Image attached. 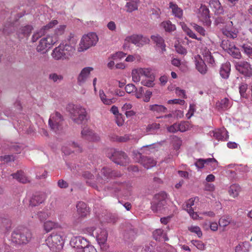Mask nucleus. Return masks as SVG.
I'll list each match as a JSON object with an SVG mask.
<instances>
[{
	"mask_svg": "<svg viewBox=\"0 0 252 252\" xmlns=\"http://www.w3.org/2000/svg\"><path fill=\"white\" fill-rule=\"evenodd\" d=\"M56 36L48 35L42 38L36 47V51L41 54L46 53L49 49L57 42Z\"/></svg>",
	"mask_w": 252,
	"mask_h": 252,
	"instance_id": "nucleus-10",
	"label": "nucleus"
},
{
	"mask_svg": "<svg viewBox=\"0 0 252 252\" xmlns=\"http://www.w3.org/2000/svg\"><path fill=\"white\" fill-rule=\"evenodd\" d=\"M68 109L72 120L78 124H81L86 120L87 112L86 109L80 105H69Z\"/></svg>",
	"mask_w": 252,
	"mask_h": 252,
	"instance_id": "nucleus-6",
	"label": "nucleus"
},
{
	"mask_svg": "<svg viewBox=\"0 0 252 252\" xmlns=\"http://www.w3.org/2000/svg\"><path fill=\"white\" fill-rule=\"evenodd\" d=\"M49 78L54 82H59L63 79V77L62 75L54 73L50 74Z\"/></svg>",
	"mask_w": 252,
	"mask_h": 252,
	"instance_id": "nucleus-51",
	"label": "nucleus"
},
{
	"mask_svg": "<svg viewBox=\"0 0 252 252\" xmlns=\"http://www.w3.org/2000/svg\"><path fill=\"white\" fill-rule=\"evenodd\" d=\"M106 154L108 158L117 164L126 166L129 163V159L126 154L122 151L108 149Z\"/></svg>",
	"mask_w": 252,
	"mask_h": 252,
	"instance_id": "nucleus-8",
	"label": "nucleus"
},
{
	"mask_svg": "<svg viewBox=\"0 0 252 252\" xmlns=\"http://www.w3.org/2000/svg\"><path fill=\"white\" fill-rule=\"evenodd\" d=\"M235 66L236 70L245 76H252V67L251 64L245 61L236 62Z\"/></svg>",
	"mask_w": 252,
	"mask_h": 252,
	"instance_id": "nucleus-14",
	"label": "nucleus"
},
{
	"mask_svg": "<svg viewBox=\"0 0 252 252\" xmlns=\"http://www.w3.org/2000/svg\"><path fill=\"white\" fill-rule=\"evenodd\" d=\"M196 68L197 70L202 74H205L207 72V67L204 62L200 59L198 61H196Z\"/></svg>",
	"mask_w": 252,
	"mask_h": 252,
	"instance_id": "nucleus-35",
	"label": "nucleus"
},
{
	"mask_svg": "<svg viewBox=\"0 0 252 252\" xmlns=\"http://www.w3.org/2000/svg\"><path fill=\"white\" fill-rule=\"evenodd\" d=\"M89 241L81 236L73 237L70 241L71 247L81 250L83 248L88 246Z\"/></svg>",
	"mask_w": 252,
	"mask_h": 252,
	"instance_id": "nucleus-18",
	"label": "nucleus"
},
{
	"mask_svg": "<svg viewBox=\"0 0 252 252\" xmlns=\"http://www.w3.org/2000/svg\"><path fill=\"white\" fill-rule=\"evenodd\" d=\"M33 28L32 26L27 25L21 27L18 32V34L20 38H23L24 37H28L30 35L32 32Z\"/></svg>",
	"mask_w": 252,
	"mask_h": 252,
	"instance_id": "nucleus-26",
	"label": "nucleus"
},
{
	"mask_svg": "<svg viewBox=\"0 0 252 252\" xmlns=\"http://www.w3.org/2000/svg\"><path fill=\"white\" fill-rule=\"evenodd\" d=\"M242 48L244 52L250 58L252 59V47L248 45L244 44Z\"/></svg>",
	"mask_w": 252,
	"mask_h": 252,
	"instance_id": "nucleus-52",
	"label": "nucleus"
},
{
	"mask_svg": "<svg viewBox=\"0 0 252 252\" xmlns=\"http://www.w3.org/2000/svg\"><path fill=\"white\" fill-rule=\"evenodd\" d=\"M191 243L200 250H204L205 249V245L201 241L199 240H192Z\"/></svg>",
	"mask_w": 252,
	"mask_h": 252,
	"instance_id": "nucleus-54",
	"label": "nucleus"
},
{
	"mask_svg": "<svg viewBox=\"0 0 252 252\" xmlns=\"http://www.w3.org/2000/svg\"><path fill=\"white\" fill-rule=\"evenodd\" d=\"M219 225L221 227H225L230 222V219L228 216L222 217L219 220Z\"/></svg>",
	"mask_w": 252,
	"mask_h": 252,
	"instance_id": "nucleus-46",
	"label": "nucleus"
},
{
	"mask_svg": "<svg viewBox=\"0 0 252 252\" xmlns=\"http://www.w3.org/2000/svg\"><path fill=\"white\" fill-rule=\"evenodd\" d=\"M2 226L5 228L4 231L8 232L11 228V221L9 220L4 219L2 221Z\"/></svg>",
	"mask_w": 252,
	"mask_h": 252,
	"instance_id": "nucleus-57",
	"label": "nucleus"
},
{
	"mask_svg": "<svg viewBox=\"0 0 252 252\" xmlns=\"http://www.w3.org/2000/svg\"><path fill=\"white\" fill-rule=\"evenodd\" d=\"M154 243L149 244L146 245L141 250V252H166V250L168 248H172L171 247L165 245L163 247L162 246L157 247L156 249L155 248Z\"/></svg>",
	"mask_w": 252,
	"mask_h": 252,
	"instance_id": "nucleus-22",
	"label": "nucleus"
},
{
	"mask_svg": "<svg viewBox=\"0 0 252 252\" xmlns=\"http://www.w3.org/2000/svg\"><path fill=\"white\" fill-rule=\"evenodd\" d=\"M82 137L91 142H98L100 140L99 135L88 127H84L81 131Z\"/></svg>",
	"mask_w": 252,
	"mask_h": 252,
	"instance_id": "nucleus-16",
	"label": "nucleus"
},
{
	"mask_svg": "<svg viewBox=\"0 0 252 252\" xmlns=\"http://www.w3.org/2000/svg\"><path fill=\"white\" fill-rule=\"evenodd\" d=\"M248 246H249V244L247 242L239 244L236 247L235 252H246L247 251L246 247Z\"/></svg>",
	"mask_w": 252,
	"mask_h": 252,
	"instance_id": "nucleus-50",
	"label": "nucleus"
},
{
	"mask_svg": "<svg viewBox=\"0 0 252 252\" xmlns=\"http://www.w3.org/2000/svg\"><path fill=\"white\" fill-rule=\"evenodd\" d=\"M169 7L172 10L173 14L176 17L181 18L183 16V10L178 5L173 3L170 2L169 3Z\"/></svg>",
	"mask_w": 252,
	"mask_h": 252,
	"instance_id": "nucleus-31",
	"label": "nucleus"
},
{
	"mask_svg": "<svg viewBox=\"0 0 252 252\" xmlns=\"http://www.w3.org/2000/svg\"><path fill=\"white\" fill-rule=\"evenodd\" d=\"M239 93L240 95L243 97H247V94L246 93L247 90L248 89V86L246 84L242 83L239 86Z\"/></svg>",
	"mask_w": 252,
	"mask_h": 252,
	"instance_id": "nucleus-49",
	"label": "nucleus"
},
{
	"mask_svg": "<svg viewBox=\"0 0 252 252\" xmlns=\"http://www.w3.org/2000/svg\"><path fill=\"white\" fill-rule=\"evenodd\" d=\"M167 197V194L165 192L162 191L155 195L154 201L166 203Z\"/></svg>",
	"mask_w": 252,
	"mask_h": 252,
	"instance_id": "nucleus-41",
	"label": "nucleus"
},
{
	"mask_svg": "<svg viewBox=\"0 0 252 252\" xmlns=\"http://www.w3.org/2000/svg\"><path fill=\"white\" fill-rule=\"evenodd\" d=\"M193 27L201 35H205L206 32L203 27H202L196 24H193Z\"/></svg>",
	"mask_w": 252,
	"mask_h": 252,
	"instance_id": "nucleus-60",
	"label": "nucleus"
},
{
	"mask_svg": "<svg viewBox=\"0 0 252 252\" xmlns=\"http://www.w3.org/2000/svg\"><path fill=\"white\" fill-rule=\"evenodd\" d=\"M11 176L14 179H16L18 182L22 183H27L30 182L29 178L21 170L18 171L16 173L12 174Z\"/></svg>",
	"mask_w": 252,
	"mask_h": 252,
	"instance_id": "nucleus-27",
	"label": "nucleus"
},
{
	"mask_svg": "<svg viewBox=\"0 0 252 252\" xmlns=\"http://www.w3.org/2000/svg\"><path fill=\"white\" fill-rule=\"evenodd\" d=\"M151 39L158 47L161 48L162 52L165 51V44L162 37L158 35H152Z\"/></svg>",
	"mask_w": 252,
	"mask_h": 252,
	"instance_id": "nucleus-29",
	"label": "nucleus"
},
{
	"mask_svg": "<svg viewBox=\"0 0 252 252\" xmlns=\"http://www.w3.org/2000/svg\"><path fill=\"white\" fill-rule=\"evenodd\" d=\"M63 118L60 113L55 112L52 114L49 119V126L51 129L57 132L59 130L62 125Z\"/></svg>",
	"mask_w": 252,
	"mask_h": 252,
	"instance_id": "nucleus-12",
	"label": "nucleus"
},
{
	"mask_svg": "<svg viewBox=\"0 0 252 252\" xmlns=\"http://www.w3.org/2000/svg\"><path fill=\"white\" fill-rule=\"evenodd\" d=\"M44 32L43 31L42 29H41L40 31L34 33L32 36V42H36L39 38H40L43 34H44Z\"/></svg>",
	"mask_w": 252,
	"mask_h": 252,
	"instance_id": "nucleus-55",
	"label": "nucleus"
},
{
	"mask_svg": "<svg viewBox=\"0 0 252 252\" xmlns=\"http://www.w3.org/2000/svg\"><path fill=\"white\" fill-rule=\"evenodd\" d=\"M188 230L191 232L196 234L198 237L199 238L201 237L202 235L201 229L198 226L191 225L188 227Z\"/></svg>",
	"mask_w": 252,
	"mask_h": 252,
	"instance_id": "nucleus-47",
	"label": "nucleus"
},
{
	"mask_svg": "<svg viewBox=\"0 0 252 252\" xmlns=\"http://www.w3.org/2000/svg\"><path fill=\"white\" fill-rule=\"evenodd\" d=\"M23 149V146L20 143H15L11 147V150L15 153H20Z\"/></svg>",
	"mask_w": 252,
	"mask_h": 252,
	"instance_id": "nucleus-48",
	"label": "nucleus"
},
{
	"mask_svg": "<svg viewBox=\"0 0 252 252\" xmlns=\"http://www.w3.org/2000/svg\"><path fill=\"white\" fill-rule=\"evenodd\" d=\"M153 237L157 241H167L168 238L166 234L161 229H157L153 232Z\"/></svg>",
	"mask_w": 252,
	"mask_h": 252,
	"instance_id": "nucleus-28",
	"label": "nucleus"
},
{
	"mask_svg": "<svg viewBox=\"0 0 252 252\" xmlns=\"http://www.w3.org/2000/svg\"><path fill=\"white\" fill-rule=\"evenodd\" d=\"M126 7H127V11L131 12L133 11L136 10L138 8L137 3L136 1H131L127 2Z\"/></svg>",
	"mask_w": 252,
	"mask_h": 252,
	"instance_id": "nucleus-44",
	"label": "nucleus"
},
{
	"mask_svg": "<svg viewBox=\"0 0 252 252\" xmlns=\"http://www.w3.org/2000/svg\"><path fill=\"white\" fill-rule=\"evenodd\" d=\"M211 133L218 140L226 141L228 139V132L224 128L216 129Z\"/></svg>",
	"mask_w": 252,
	"mask_h": 252,
	"instance_id": "nucleus-23",
	"label": "nucleus"
},
{
	"mask_svg": "<svg viewBox=\"0 0 252 252\" xmlns=\"http://www.w3.org/2000/svg\"><path fill=\"white\" fill-rule=\"evenodd\" d=\"M75 52L74 45L68 44H60L52 51L51 56L57 61L68 59L72 56Z\"/></svg>",
	"mask_w": 252,
	"mask_h": 252,
	"instance_id": "nucleus-3",
	"label": "nucleus"
},
{
	"mask_svg": "<svg viewBox=\"0 0 252 252\" xmlns=\"http://www.w3.org/2000/svg\"><path fill=\"white\" fill-rule=\"evenodd\" d=\"M125 90L126 93L130 94L132 92H136L137 89L135 85L132 84H128L125 87Z\"/></svg>",
	"mask_w": 252,
	"mask_h": 252,
	"instance_id": "nucleus-59",
	"label": "nucleus"
},
{
	"mask_svg": "<svg viewBox=\"0 0 252 252\" xmlns=\"http://www.w3.org/2000/svg\"><path fill=\"white\" fill-rule=\"evenodd\" d=\"M180 25H181L184 31L186 32L190 37L197 39L198 40H201L200 38L197 37L195 34L190 29H189L184 23L181 22L180 23Z\"/></svg>",
	"mask_w": 252,
	"mask_h": 252,
	"instance_id": "nucleus-39",
	"label": "nucleus"
},
{
	"mask_svg": "<svg viewBox=\"0 0 252 252\" xmlns=\"http://www.w3.org/2000/svg\"><path fill=\"white\" fill-rule=\"evenodd\" d=\"M15 159V157L13 155H5L0 157V159L4 161V162H8L11 161H13Z\"/></svg>",
	"mask_w": 252,
	"mask_h": 252,
	"instance_id": "nucleus-64",
	"label": "nucleus"
},
{
	"mask_svg": "<svg viewBox=\"0 0 252 252\" xmlns=\"http://www.w3.org/2000/svg\"><path fill=\"white\" fill-rule=\"evenodd\" d=\"M98 38L94 32H90L83 36L79 44L78 51L79 52L87 50L96 45Z\"/></svg>",
	"mask_w": 252,
	"mask_h": 252,
	"instance_id": "nucleus-9",
	"label": "nucleus"
},
{
	"mask_svg": "<svg viewBox=\"0 0 252 252\" xmlns=\"http://www.w3.org/2000/svg\"><path fill=\"white\" fill-rule=\"evenodd\" d=\"M161 26L167 32H170L175 30V26L172 24L171 22L169 21L162 22Z\"/></svg>",
	"mask_w": 252,
	"mask_h": 252,
	"instance_id": "nucleus-43",
	"label": "nucleus"
},
{
	"mask_svg": "<svg viewBox=\"0 0 252 252\" xmlns=\"http://www.w3.org/2000/svg\"><path fill=\"white\" fill-rule=\"evenodd\" d=\"M219 106L223 110H226L231 106V102L227 98H224L219 102Z\"/></svg>",
	"mask_w": 252,
	"mask_h": 252,
	"instance_id": "nucleus-42",
	"label": "nucleus"
},
{
	"mask_svg": "<svg viewBox=\"0 0 252 252\" xmlns=\"http://www.w3.org/2000/svg\"><path fill=\"white\" fill-rule=\"evenodd\" d=\"M107 190L113 191L118 194H121L124 197H128L131 194L132 186L130 183H122L121 182L115 181L111 186L107 187Z\"/></svg>",
	"mask_w": 252,
	"mask_h": 252,
	"instance_id": "nucleus-7",
	"label": "nucleus"
},
{
	"mask_svg": "<svg viewBox=\"0 0 252 252\" xmlns=\"http://www.w3.org/2000/svg\"><path fill=\"white\" fill-rule=\"evenodd\" d=\"M166 205V203L154 201L152 204L151 209L155 212H160Z\"/></svg>",
	"mask_w": 252,
	"mask_h": 252,
	"instance_id": "nucleus-40",
	"label": "nucleus"
},
{
	"mask_svg": "<svg viewBox=\"0 0 252 252\" xmlns=\"http://www.w3.org/2000/svg\"><path fill=\"white\" fill-rule=\"evenodd\" d=\"M136 39L135 45L138 47H142L150 42V39L148 37L144 36L141 34H136Z\"/></svg>",
	"mask_w": 252,
	"mask_h": 252,
	"instance_id": "nucleus-33",
	"label": "nucleus"
},
{
	"mask_svg": "<svg viewBox=\"0 0 252 252\" xmlns=\"http://www.w3.org/2000/svg\"><path fill=\"white\" fill-rule=\"evenodd\" d=\"M126 56V54L123 52H118L112 55V58L113 60H121Z\"/></svg>",
	"mask_w": 252,
	"mask_h": 252,
	"instance_id": "nucleus-56",
	"label": "nucleus"
},
{
	"mask_svg": "<svg viewBox=\"0 0 252 252\" xmlns=\"http://www.w3.org/2000/svg\"><path fill=\"white\" fill-rule=\"evenodd\" d=\"M179 131L185 132L187 131L189 127L188 123L185 122H181L177 123Z\"/></svg>",
	"mask_w": 252,
	"mask_h": 252,
	"instance_id": "nucleus-53",
	"label": "nucleus"
},
{
	"mask_svg": "<svg viewBox=\"0 0 252 252\" xmlns=\"http://www.w3.org/2000/svg\"><path fill=\"white\" fill-rule=\"evenodd\" d=\"M32 233L30 230L24 227H18L11 234V240L16 244H26L30 241Z\"/></svg>",
	"mask_w": 252,
	"mask_h": 252,
	"instance_id": "nucleus-4",
	"label": "nucleus"
},
{
	"mask_svg": "<svg viewBox=\"0 0 252 252\" xmlns=\"http://www.w3.org/2000/svg\"><path fill=\"white\" fill-rule=\"evenodd\" d=\"M233 22L229 21L226 27L222 29L223 34L231 38H235L237 36L238 30L233 27Z\"/></svg>",
	"mask_w": 252,
	"mask_h": 252,
	"instance_id": "nucleus-19",
	"label": "nucleus"
},
{
	"mask_svg": "<svg viewBox=\"0 0 252 252\" xmlns=\"http://www.w3.org/2000/svg\"><path fill=\"white\" fill-rule=\"evenodd\" d=\"M160 128L159 124L158 123H153L152 124H150L148 126L147 129L151 132L153 130L158 129Z\"/></svg>",
	"mask_w": 252,
	"mask_h": 252,
	"instance_id": "nucleus-62",
	"label": "nucleus"
},
{
	"mask_svg": "<svg viewBox=\"0 0 252 252\" xmlns=\"http://www.w3.org/2000/svg\"><path fill=\"white\" fill-rule=\"evenodd\" d=\"M201 53L204 58V61L210 64L211 66H215L216 65L214 56L212 55L210 50L207 47H202Z\"/></svg>",
	"mask_w": 252,
	"mask_h": 252,
	"instance_id": "nucleus-20",
	"label": "nucleus"
},
{
	"mask_svg": "<svg viewBox=\"0 0 252 252\" xmlns=\"http://www.w3.org/2000/svg\"><path fill=\"white\" fill-rule=\"evenodd\" d=\"M45 195L42 194H35L33 195L30 200V205L36 206L42 203L45 200Z\"/></svg>",
	"mask_w": 252,
	"mask_h": 252,
	"instance_id": "nucleus-25",
	"label": "nucleus"
},
{
	"mask_svg": "<svg viewBox=\"0 0 252 252\" xmlns=\"http://www.w3.org/2000/svg\"><path fill=\"white\" fill-rule=\"evenodd\" d=\"M221 46L224 50L226 51L233 58L236 59L240 58L241 55L239 49L236 48L234 44L229 40H223Z\"/></svg>",
	"mask_w": 252,
	"mask_h": 252,
	"instance_id": "nucleus-13",
	"label": "nucleus"
},
{
	"mask_svg": "<svg viewBox=\"0 0 252 252\" xmlns=\"http://www.w3.org/2000/svg\"><path fill=\"white\" fill-rule=\"evenodd\" d=\"M93 69L92 67H86L81 70L77 77V83L79 86H82L86 82Z\"/></svg>",
	"mask_w": 252,
	"mask_h": 252,
	"instance_id": "nucleus-17",
	"label": "nucleus"
},
{
	"mask_svg": "<svg viewBox=\"0 0 252 252\" xmlns=\"http://www.w3.org/2000/svg\"><path fill=\"white\" fill-rule=\"evenodd\" d=\"M37 216L39 219L41 221H43L46 220L49 217V215L48 214V213L45 212V211L39 212L37 214Z\"/></svg>",
	"mask_w": 252,
	"mask_h": 252,
	"instance_id": "nucleus-61",
	"label": "nucleus"
},
{
	"mask_svg": "<svg viewBox=\"0 0 252 252\" xmlns=\"http://www.w3.org/2000/svg\"><path fill=\"white\" fill-rule=\"evenodd\" d=\"M195 199L190 198L186 202L185 205L184 206V209L188 211V209H192L191 207L194 204Z\"/></svg>",
	"mask_w": 252,
	"mask_h": 252,
	"instance_id": "nucleus-58",
	"label": "nucleus"
},
{
	"mask_svg": "<svg viewBox=\"0 0 252 252\" xmlns=\"http://www.w3.org/2000/svg\"><path fill=\"white\" fill-rule=\"evenodd\" d=\"M230 71V65L229 63L223 64L220 69V75L224 79H226L229 77Z\"/></svg>",
	"mask_w": 252,
	"mask_h": 252,
	"instance_id": "nucleus-32",
	"label": "nucleus"
},
{
	"mask_svg": "<svg viewBox=\"0 0 252 252\" xmlns=\"http://www.w3.org/2000/svg\"><path fill=\"white\" fill-rule=\"evenodd\" d=\"M136 34H133L130 36H127L125 39V43L124 45V47L126 48L127 44L129 43H131L134 45L136 44Z\"/></svg>",
	"mask_w": 252,
	"mask_h": 252,
	"instance_id": "nucleus-45",
	"label": "nucleus"
},
{
	"mask_svg": "<svg viewBox=\"0 0 252 252\" xmlns=\"http://www.w3.org/2000/svg\"><path fill=\"white\" fill-rule=\"evenodd\" d=\"M92 235L95 237L101 249L103 251H106L108 248V245L106 243L108 237L107 231L99 227L95 228L93 230Z\"/></svg>",
	"mask_w": 252,
	"mask_h": 252,
	"instance_id": "nucleus-11",
	"label": "nucleus"
},
{
	"mask_svg": "<svg viewBox=\"0 0 252 252\" xmlns=\"http://www.w3.org/2000/svg\"><path fill=\"white\" fill-rule=\"evenodd\" d=\"M131 76L132 81L139 83L148 87H153L155 85V77L150 68H137L132 70Z\"/></svg>",
	"mask_w": 252,
	"mask_h": 252,
	"instance_id": "nucleus-2",
	"label": "nucleus"
},
{
	"mask_svg": "<svg viewBox=\"0 0 252 252\" xmlns=\"http://www.w3.org/2000/svg\"><path fill=\"white\" fill-rule=\"evenodd\" d=\"M59 226V225L58 223L51 220L45 221L43 225L44 229L46 232H48L53 229L58 228Z\"/></svg>",
	"mask_w": 252,
	"mask_h": 252,
	"instance_id": "nucleus-38",
	"label": "nucleus"
},
{
	"mask_svg": "<svg viewBox=\"0 0 252 252\" xmlns=\"http://www.w3.org/2000/svg\"><path fill=\"white\" fill-rule=\"evenodd\" d=\"M99 95L101 101L105 105H111L115 101L114 98H108L102 90L99 91Z\"/></svg>",
	"mask_w": 252,
	"mask_h": 252,
	"instance_id": "nucleus-36",
	"label": "nucleus"
},
{
	"mask_svg": "<svg viewBox=\"0 0 252 252\" xmlns=\"http://www.w3.org/2000/svg\"><path fill=\"white\" fill-rule=\"evenodd\" d=\"M240 190L241 188L238 185L233 184L229 187L228 192L230 195L235 198L238 196Z\"/></svg>",
	"mask_w": 252,
	"mask_h": 252,
	"instance_id": "nucleus-37",
	"label": "nucleus"
},
{
	"mask_svg": "<svg viewBox=\"0 0 252 252\" xmlns=\"http://www.w3.org/2000/svg\"><path fill=\"white\" fill-rule=\"evenodd\" d=\"M121 174L118 172L112 171L110 168L103 167L101 169L96 178V181L93 182L91 181L93 175L89 171H85L82 174V176L87 179L86 183L93 188L99 190V189H106L103 188V185L108 182L110 179L115 177H120Z\"/></svg>",
	"mask_w": 252,
	"mask_h": 252,
	"instance_id": "nucleus-1",
	"label": "nucleus"
},
{
	"mask_svg": "<svg viewBox=\"0 0 252 252\" xmlns=\"http://www.w3.org/2000/svg\"><path fill=\"white\" fill-rule=\"evenodd\" d=\"M141 163L146 169H149L156 165V161L152 158L145 157L141 159Z\"/></svg>",
	"mask_w": 252,
	"mask_h": 252,
	"instance_id": "nucleus-30",
	"label": "nucleus"
},
{
	"mask_svg": "<svg viewBox=\"0 0 252 252\" xmlns=\"http://www.w3.org/2000/svg\"><path fill=\"white\" fill-rule=\"evenodd\" d=\"M77 213L79 217H85L89 213V208L83 202H79L76 205Z\"/></svg>",
	"mask_w": 252,
	"mask_h": 252,
	"instance_id": "nucleus-24",
	"label": "nucleus"
},
{
	"mask_svg": "<svg viewBox=\"0 0 252 252\" xmlns=\"http://www.w3.org/2000/svg\"><path fill=\"white\" fill-rule=\"evenodd\" d=\"M149 110L153 113H165L167 108L163 105L155 104L149 106Z\"/></svg>",
	"mask_w": 252,
	"mask_h": 252,
	"instance_id": "nucleus-34",
	"label": "nucleus"
},
{
	"mask_svg": "<svg viewBox=\"0 0 252 252\" xmlns=\"http://www.w3.org/2000/svg\"><path fill=\"white\" fill-rule=\"evenodd\" d=\"M130 139V136L125 134L124 136H117L116 140L120 142H125Z\"/></svg>",
	"mask_w": 252,
	"mask_h": 252,
	"instance_id": "nucleus-63",
	"label": "nucleus"
},
{
	"mask_svg": "<svg viewBox=\"0 0 252 252\" xmlns=\"http://www.w3.org/2000/svg\"><path fill=\"white\" fill-rule=\"evenodd\" d=\"M64 243V238L62 232H54L46 239V244L50 249L55 252L61 251Z\"/></svg>",
	"mask_w": 252,
	"mask_h": 252,
	"instance_id": "nucleus-5",
	"label": "nucleus"
},
{
	"mask_svg": "<svg viewBox=\"0 0 252 252\" xmlns=\"http://www.w3.org/2000/svg\"><path fill=\"white\" fill-rule=\"evenodd\" d=\"M198 18L200 21L207 26L210 25L211 21L209 15V9L205 5H201L198 9L197 15Z\"/></svg>",
	"mask_w": 252,
	"mask_h": 252,
	"instance_id": "nucleus-15",
	"label": "nucleus"
},
{
	"mask_svg": "<svg viewBox=\"0 0 252 252\" xmlns=\"http://www.w3.org/2000/svg\"><path fill=\"white\" fill-rule=\"evenodd\" d=\"M204 164L209 165L213 168H215L218 166V161L214 158H199L195 163V165L198 168H203Z\"/></svg>",
	"mask_w": 252,
	"mask_h": 252,
	"instance_id": "nucleus-21",
	"label": "nucleus"
}]
</instances>
